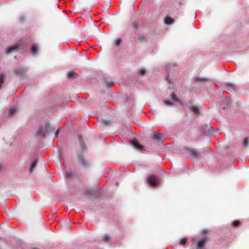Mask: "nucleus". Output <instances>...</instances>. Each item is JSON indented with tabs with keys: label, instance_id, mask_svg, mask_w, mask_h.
<instances>
[{
	"label": "nucleus",
	"instance_id": "obj_1",
	"mask_svg": "<svg viewBox=\"0 0 249 249\" xmlns=\"http://www.w3.org/2000/svg\"><path fill=\"white\" fill-rule=\"evenodd\" d=\"M184 150L186 154L191 156H197L201 154L196 149L192 147H185L184 148Z\"/></svg>",
	"mask_w": 249,
	"mask_h": 249
},
{
	"label": "nucleus",
	"instance_id": "obj_2",
	"mask_svg": "<svg viewBox=\"0 0 249 249\" xmlns=\"http://www.w3.org/2000/svg\"><path fill=\"white\" fill-rule=\"evenodd\" d=\"M147 181L150 185L153 187L156 186L159 182L157 178L153 175L150 176L148 177Z\"/></svg>",
	"mask_w": 249,
	"mask_h": 249
},
{
	"label": "nucleus",
	"instance_id": "obj_3",
	"mask_svg": "<svg viewBox=\"0 0 249 249\" xmlns=\"http://www.w3.org/2000/svg\"><path fill=\"white\" fill-rule=\"evenodd\" d=\"M162 135L156 131H153L150 134V138L157 141H161L162 140Z\"/></svg>",
	"mask_w": 249,
	"mask_h": 249
},
{
	"label": "nucleus",
	"instance_id": "obj_4",
	"mask_svg": "<svg viewBox=\"0 0 249 249\" xmlns=\"http://www.w3.org/2000/svg\"><path fill=\"white\" fill-rule=\"evenodd\" d=\"M15 74L18 76H23L26 72V70L25 68H18L13 70Z\"/></svg>",
	"mask_w": 249,
	"mask_h": 249
},
{
	"label": "nucleus",
	"instance_id": "obj_5",
	"mask_svg": "<svg viewBox=\"0 0 249 249\" xmlns=\"http://www.w3.org/2000/svg\"><path fill=\"white\" fill-rule=\"evenodd\" d=\"M131 144L137 150H141L144 149V147L141 145L137 140L135 139L132 140L131 141Z\"/></svg>",
	"mask_w": 249,
	"mask_h": 249
},
{
	"label": "nucleus",
	"instance_id": "obj_6",
	"mask_svg": "<svg viewBox=\"0 0 249 249\" xmlns=\"http://www.w3.org/2000/svg\"><path fill=\"white\" fill-rule=\"evenodd\" d=\"M207 241V239L206 236L203 237L202 239L199 240L197 245L198 249H201L204 246Z\"/></svg>",
	"mask_w": 249,
	"mask_h": 249
},
{
	"label": "nucleus",
	"instance_id": "obj_7",
	"mask_svg": "<svg viewBox=\"0 0 249 249\" xmlns=\"http://www.w3.org/2000/svg\"><path fill=\"white\" fill-rule=\"evenodd\" d=\"M18 45H15L7 48L6 49V53L7 54H10L14 52L17 51L18 50Z\"/></svg>",
	"mask_w": 249,
	"mask_h": 249
},
{
	"label": "nucleus",
	"instance_id": "obj_8",
	"mask_svg": "<svg viewBox=\"0 0 249 249\" xmlns=\"http://www.w3.org/2000/svg\"><path fill=\"white\" fill-rule=\"evenodd\" d=\"M37 162L38 160L37 159H35L31 162L29 168V172L30 173H33V172L34 171V169H35L37 165Z\"/></svg>",
	"mask_w": 249,
	"mask_h": 249
},
{
	"label": "nucleus",
	"instance_id": "obj_9",
	"mask_svg": "<svg viewBox=\"0 0 249 249\" xmlns=\"http://www.w3.org/2000/svg\"><path fill=\"white\" fill-rule=\"evenodd\" d=\"M226 89L227 92L231 91L235 89V86L233 84L228 83L226 84Z\"/></svg>",
	"mask_w": 249,
	"mask_h": 249
},
{
	"label": "nucleus",
	"instance_id": "obj_10",
	"mask_svg": "<svg viewBox=\"0 0 249 249\" xmlns=\"http://www.w3.org/2000/svg\"><path fill=\"white\" fill-rule=\"evenodd\" d=\"M189 108L195 114H198L199 112V108L195 105L190 106Z\"/></svg>",
	"mask_w": 249,
	"mask_h": 249
},
{
	"label": "nucleus",
	"instance_id": "obj_11",
	"mask_svg": "<svg viewBox=\"0 0 249 249\" xmlns=\"http://www.w3.org/2000/svg\"><path fill=\"white\" fill-rule=\"evenodd\" d=\"M67 76L70 78H72L76 77L78 76V74L74 72L73 71H71L67 72Z\"/></svg>",
	"mask_w": 249,
	"mask_h": 249
},
{
	"label": "nucleus",
	"instance_id": "obj_12",
	"mask_svg": "<svg viewBox=\"0 0 249 249\" xmlns=\"http://www.w3.org/2000/svg\"><path fill=\"white\" fill-rule=\"evenodd\" d=\"M138 40L139 42H142L146 41V39L143 35H140L136 38H135V41Z\"/></svg>",
	"mask_w": 249,
	"mask_h": 249
},
{
	"label": "nucleus",
	"instance_id": "obj_13",
	"mask_svg": "<svg viewBox=\"0 0 249 249\" xmlns=\"http://www.w3.org/2000/svg\"><path fill=\"white\" fill-rule=\"evenodd\" d=\"M104 86L110 88L112 87L114 85V83L112 81H108L107 80H104L103 82Z\"/></svg>",
	"mask_w": 249,
	"mask_h": 249
},
{
	"label": "nucleus",
	"instance_id": "obj_14",
	"mask_svg": "<svg viewBox=\"0 0 249 249\" xmlns=\"http://www.w3.org/2000/svg\"><path fill=\"white\" fill-rule=\"evenodd\" d=\"M78 161L83 166L87 165V162L84 158V157H79Z\"/></svg>",
	"mask_w": 249,
	"mask_h": 249
},
{
	"label": "nucleus",
	"instance_id": "obj_15",
	"mask_svg": "<svg viewBox=\"0 0 249 249\" xmlns=\"http://www.w3.org/2000/svg\"><path fill=\"white\" fill-rule=\"evenodd\" d=\"M174 20L171 18L166 17L165 18V22L167 24H171L174 22Z\"/></svg>",
	"mask_w": 249,
	"mask_h": 249
},
{
	"label": "nucleus",
	"instance_id": "obj_16",
	"mask_svg": "<svg viewBox=\"0 0 249 249\" xmlns=\"http://www.w3.org/2000/svg\"><path fill=\"white\" fill-rule=\"evenodd\" d=\"M242 145L244 147H247L249 145V139L248 138H245L242 142Z\"/></svg>",
	"mask_w": 249,
	"mask_h": 249
},
{
	"label": "nucleus",
	"instance_id": "obj_17",
	"mask_svg": "<svg viewBox=\"0 0 249 249\" xmlns=\"http://www.w3.org/2000/svg\"><path fill=\"white\" fill-rule=\"evenodd\" d=\"M5 77L3 73L0 74V89L1 88L2 84L4 83Z\"/></svg>",
	"mask_w": 249,
	"mask_h": 249
},
{
	"label": "nucleus",
	"instance_id": "obj_18",
	"mask_svg": "<svg viewBox=\"0 0 249 249\" xmlns=\"http://www.w3.org/2000/svg\"><path fill=\"white\" fill-rule=\"evenodd\" d=\"M37 53V47L35 46V45H33L32 46L31 48V53L33 54H36Z\"/></svg>",
	"mask_w": 249,
	"mask_h": 249
},
{
	"label": "nucleus",
	"instance_id": "obj_19",
	"mask_svg": "<svg viewBox=\"0 0 249 249\" xmlns=\"http://www.w3.org/2000/svg\"><path fill=\"white\" fill-rule=\"evenodd\" d=\"M37 134L39 136H43L44 134H45L46 132H43L42 131V128L40 127L36 132Z\"/></svg>",
	"mask_w": 249,
	"mask_h": 249
},
{
	"label": "nucleus",
	"instance_id": "obj_20",
	"mask_svg": "<svg viewBox=\"0 0 249 249\" xmlns=\"http://www.w3.org/2000/svg\"><path fill=\"white\" fill-rule=\"evenodd\" d=\"M101 123L104 125H108L110 123V121L108 120L103 119L101 121Z\"/></svg>",
	"mask_w": 249,
	"mask_h": 249
},
{
	"label": "nucleus",
	"instance_id": "obj_21",
	"mask_svg": "<svg viewBox=\"0 0 249 249\" xmlns=\"http://www.w3.org/2000/svg\"><path fill=\"white\" fill-rule=\"evenodd\" d=\"M171 98L172 99L176 102L178 101V99L174 92H173L171 95Z\"/></svg>",
	"mask_w": 249,
	"mask_h": 249
},
{
	"label": "nucleus",
	"instance_id": "obj_22",
	"mask_svg": "<svg viewBox=\"0 0 249 249\" xmlns=\"http://www.w3.org/2000/svg\"><path fill=\"white\" fill-rule=\"evenodd\" d=\"M196 82H203L207 81V80L206 78H201V77H197L196 78Z\"/></svg>",
	"mask_w": 249,
	"mask_h": 249
},
{
	"label": "nucleus",
	"instance_id": "obj_23",
	"mask_svg": "<svg viewBox=\"0 0 249 249\" xmlns=\"http://www.w3.org/2000/svg\"><path fill=\"white\" fill-rule=\"evenodd\" d=\"M187 241V238H183L179 242V244L181 246H184Z\"/></svg>",
	"mask_w": 249,
	"mask_h": 249
},
{
	"label": "nucleus",
	"instance_id": "obj_24",
	"mask_svg": "<svg viewBox=\"0 0 249 249\" xmlns=\"http://www.w3.org/2000/svg\"><path fill=\"white\" fill-rule=\"evenodd\" d=\"M102 239L105 242H108L110 239V237L108 235H105L103 238Z\"/></svg>",
	"mask_w": 249,
	"mask_h": 249
},
{
	"label": "nucleus",
	"instance_id": "obj_25",
	"mask_svg": "<svg viewBox=\"0 0 249 249\" xmlns=\"http://www.w3.org/2000/svg\"><path fill=\"white\" fill-rule=\"evenodd\" d=\"M65 176L67 178H72L74 176V173L72 172H66L65 174Z\"/></svg>",
	"mask_w": 249,
	"mask_h": 249
},
{
	"label": "nucleus",
	"instance_id": "obj_26",
	"mask_svg": "<svg viewBox=\"0 0 249 249\" xmlns=\"http://www.w3.org/2000/svg\"><path fill=\"white\" fill-rule=\"evenodd\" d=\"M122 39L121 38H118L115 40L114 45L116 46H118L119 45H120Z\"/></svg>",
	"mask_w": 249,
	"mask_h": 249
},
{
	"label": "nucleus",
	"instance_id": "obj_27",
	"mask_svg": "<svg viewBox=\"0 0 249 249\" xmlns=\"http://www.w3.org/2000/svg\"><path fill=\"white\" fill-rule=\"evenodd\" d=\"M16 110L15 108H11L9 110V113L11 115H13L16 112Z\"/></svg>",
	"mask_w": 249,
	"mask_h": 249
},
{
	"label": "nucleus",
	"instance_id": "obj_28",
	"mask_svg": "<svg viewBox=\"0 0 249 249\" xmlns=\"http://www.w3.org/2000/svg\"><path fill=\"white\" fill-rule=\"evenodd\" d=\"M167 81H168V83H169V84H171V85H170V86H169V88L170 89H173V86L172 85V83H171V80H169V79H168V77H167Z\"/></svg>",
	"mask_w": 249,
	"mask_h": 249
},
{
	"label": "nucleus",
	"instance_id": "obj_29",
	"mask_svg": "<svg viewBox=\"0 0 249 249\" xmlns=\"http://www.w3.org/2000/svg\"><path fill=\"white\" fill-rule=\"evenodd\" d=\"M232 224L234 226H237L239 224V221L237 220L234 221L232 223Z\"/></svg>",
	"mask_w": 249,
	"mask_h": 249
},
{
	"label": "nucleus",
	"instance_id": "obj_30",
	"mask_svg": "<svg viewBox=\"0 0 249 249\" xmlns=\"http://www.w3.org/2000/svg\"><path fill=\"white\" fill-rule=\"evenodd\" d=\"M145 73V71L144 70H140L139 71V74L140 75H143Z\"/></svg>",
	"mask_w": 249,
	"mask_h": 249
},
{
	"label": "nucleus",
	"instance_id": "obj_31",
	"mask_svg": "<svg viewBox=\"0 0 249 249\" xmlns=\"http://www.w3.org/2000/svg\"><path fill=\"white\" fill-rule=\"evenodd\" d=\"M164 103L167 106H172L173 105L172 103L171 102H170V101H165L164 102Z\"/></svg>",
	"mask_w": 249,
	"mask_h": 249
},
{
	"label": "nucleus",
	"instance_id": "obj_32",
	"mask_svg": "<svg viewBox=\"0 0 249 249\" xmlns=\"http://www.w3.org/2000/svg\"><path fill=\"white\" fill-rule=\"evenodd\" d=\"M139 26L138 23H134V28L135 29H138L139 28Z\"/></svg>",
	"mask_w": 249,
	"mask_h": 249
},
{
	"label": "nucleus",
	"instance_id": "obj_33",
	"mask_svg": "<svg viewBox=\"0 0 249 249\" xmlns=\"http://www.w3.org/2000/svg\"><path fill=\"white\" fill-rule=\"evenodd\" d=\"M59 134V129H58L55 133V136L57 137Z\"/></svg>",
	"mask_w": 249,
	"mask_h": 249
},
{
	"label": "nucleus",
	"instance_id": "obj_34",
	"mask_svg": "<svg viewBox=\"0 0 249 249\" xmlns=\"http://www.w3.org/2000/svg\"><path fill=\"white\" fill-rule=\"evenodd\" d=\"M2 168H3V166H2V164L0 163V172L1 171H2Z\"/></svg>",
	"mask_w": 249,
	"mask_h": 249
},
{
	"label": "nucleus",
	"instance_id": "obj_35",
	"mask_svg": "<svg viewBox=\"0 0 249 249\" xmlns=\"http://www.w3.org/2000/svg\"><path fill=\"white\" fill-rule=\"evenodd\" d=\"M62 158V157H58L59 160H61Z\"/></svg>",
	"mask_w": 249,
	"mask_h": 249
},
{
	"label": "nucleus",
	"instance_id": "obj_36",
	"mask_svg": "<svg viewBox=\"0 0 249 249\" xmlns=\"http://www.w3.org/2000/svg\"><path fill=\"white\" fill-rule=\"evenodd\" d=\"M115 185H116V186H117V185H118V182H116V183H115Z\"/></svg>",
	"mask_w": 249,
	"mask_h": 249
},
{
	"label": "nucleus",
	"instance_id": "obj_37",
	"mask_svg": "<svg viewBox=\"0 0 249 249\" xmlns=\"http://www.w3.org/2000/svg\"><path fill=\"white\" fill-rule=\"evenodd\" d=\"M46 126H48V127H49V124H48L46 125Z\"/></svg>",
	"mask_w": 249,
	"mask_h": 249
}]
</instances>
